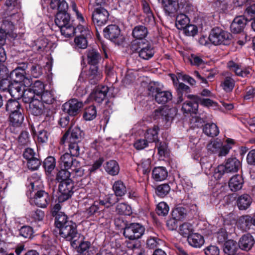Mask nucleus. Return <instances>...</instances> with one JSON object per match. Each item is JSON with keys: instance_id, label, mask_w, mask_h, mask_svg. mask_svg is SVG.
Wrapping results in <instances>:
<instances>
[{"instance_id": "nucleus-26", "label": "nucleus", "mask_w": 255, "mask_h": 255, "mask_svg": "<svg viewBox=\"0 0 255 255\" xmlns=\"http://www.w3.org/2000/svg\"><path fill=\"white\" fill-rule=\"evenodd\" d=\"M190 12H183L179 11L176 14L175 25L178 29H185L190 24V19L187 14Z\"/></svg>"}, {"instance_id": "nucleus-62", "label": "nucleus", "mask_w": 255, "mask_h": 255, "mask_svg": "<svg viewBox=\"0 0 255 255\" xmlns=\"http://www.w3.org/2000/svg\"><path fill=\"white\" fill-rule=\"evenodd\" d=\"M38 98L42 102L43 104L45 103L50 105L53 104L55 101V98L51 93L47 91H44Z\"/></svg>"}, {"instance_id": "nucleus-7", "label": "nucleus", "mask_w": 255, "mask_h": 255, "mask_svg": "<svg viewBox=\"0 0 255 255\" xmlns=\"http://www.w3.org/2000/svg\"><path fill=\"white\" fill-rule=\"evenodd\" d=\"M232 37L231 33L217 26L212 29L208 38L215 45H228L232 42Z\"/></svg>"}, {"instance_id": "nucleus-18", "label": "nucleus", "mask_w": 255, "mask_h": 255, "mask_svg": "<svg viewBox=\"0 0 255 255\" xmlns=\"http://www.w3.org/2000/svg\"><path fill=\"white\" fill-rule=\"evenodd\" d=\"M109 92V87L99 85L95 88L90 95V99L97 103H102Z\"/></svg>"}, {"instance_id": "nucleus-21", "label": "nucleus", "mask_w": 255, "mask_h": 255, "mask_svg": "<svg viewBox=\"0 0 255 255\" xmlns=\"http://www.w3.org/2000/svg\"><path fill=\"white\" fill-rule=\"evenodd\" d=\"M253 202L250 195L245 193L239 195L236 199V205L240 211H245L249 209Z\"/></svg>"}, {"instance_id": "nucleus-25", "label": "nucleus", "mask_w": 255, "mask_h": 255, "mask_svg": "<svg viewBox=\"0 0 255 255\" xmlns=\"http://www.w3.org/2000/svg\"><path fill=\"white\" fill-rule=\"evenodd\" d=\"M84 26L82 25L79 24L76 27H75L73 24L70 22L65 26L59 27L61 34L66 37H70L74 34L78 33Z\"/></svg>"}, {"instance_id": "nucleus-20", "label": "nucleus", "mask_w": 255, "mask_h": 255, "mask_svg": "<svg viewBox=\"0 0 255 255\" xmlns=\"http://www.w3.org/2000/svg\"><path fill=\"white\" fill-rule=\"evenodd\" d=\"M227 67L238 76L246 77L251 75V69L249 67L242 68L240 64L233 60H230L227 63Z\"/></svg>"}, {"instance_id": "nucleus-48", "label": "nucleus", "mask_w": 255, "mask_h": 255, "mask_svg": "<svg viewBox=\"0 0 255 255\" xmlns=\"http://www.w3.org/2000/svg\"><path fill=\"white\" fill-rule=\"evenodd\" d=\"M30 83L31 85L28 86V87H29L30 90L33 91V93L36 95V98H38V97L44 91V85L39 80H36L34 83H32L31 78ZM27 87H28V86Z\"/></svg>"}, {"instance_id": "nucleus-24", "label": "nucleus", "mask_w": 255, "mask_h": 255, "mask_svg": "<svg viewBox=\"0 0 255 255\" xmlns=\"http://www.w3.org/2000/svg\"><path fill=\"white\" fill-rule=\"evenodd\" d=\"M29 111L34 116H40L44 114L45 107L42 102L36 98L29 104Z\"/></svg>"}, {"instance_id": "nucleus-53", "label": "nucleus", "mask_w": 255, "mask_h": 255, "mask_svg": "<svg viewBox=\"0 0 255 255\" xmlns=\"http://www.w3.org/2000/svg\"><path fill=\"white\" fill-rule=\"evenodd\" d=\"M116 210L119 214L122 215L130 216L132 213L131 206L126 203L118 204Z\"/></svg>"}, {"instance_id": "nucleus-12", "label": "nucleus", "mask_w": 255, "mask_h": 255, "mask_svg": "<svg viewBox=\"0 0 255 255\" xmlns=\"http://www.w3.org/2000/svg\"><path fill=\"white\" fill-rule=\"evenodd\" d=\"M83 107L82 102L76 99H72L65 103L62 106L63 112L71 117L77 116Z\"/></svg>"}, {"instance_id": "nucleus-33", "label": "nucleus", "mask_w": 255, "mask_h": 255, "mask_svg": "<svg viewBox=\"0 0 255 255\" xmlns=\"http://www.w3.org/2000/svg\"><path fill=\"white\" fill-rule=\"evenodd\" d=\"M167 176L168 171L165 167H155L152 170V177L156 181H163Z\"/></svg>"}, {"instance_id": "nucleus-41", "label": "nucleus", "mask_w": 255, "mask_h": 255, "mask_svg": "<svg viewBox=\"0 0 255 255\" xmlns=\"http://www.w3.org/2000/svg\"><path fill=\"white\" fill-rule=\"evenodd\" d=\"M172 95L169 91H162L161 89L155 95L154 99L155 101L160 104H165L171 100Z\"/></svg>"}, {"instance_id": "nucleus-3", "label": "nucleus", "mask_w": 255, "mask_h": 255, "mask_svg": "<svg viewBox=\"0 0 255 255\" xmlns=\"http://www.w3.org/2000/svg\"><path fill=\"white\" fill-rule=\"evenodd\" d=\"M49 6L51 9L57 10L54 21L58 27L71 22L70 14L68 12V5L65 0H51Z\"/></svg>"}, {"instance_id": "nucleus-31", "label": "nucleus", "mask_w": 255, "mask_h": 255, "mask_svg": "<svg viewBox=\"0 0 255 255\" xmlns=\"http://www.w3.org/2000/svg\"><path fill=\"white\" fill-rule=\"evenodd\" d=\"M254 226L253 218L249 215L241 216L238 221V226L242 231L247 232Z\"/></svg>"}, {"instance_id": "nucleus-61", "label": "nucleus", "mask_w": 255, "mask_h": 255, "mask_svg": "<svg viewBox=\"0 0 255 255\" xmlns=\"http://www.w3.org/2000/svg\"><path fill=\"white\" fill-rule=\"evenodd\" d=\"M103 210L104 209H102L97 201H95L91 206L87 209L86 213L89 217H91L96 214L99 215L100 212Z\"/></svg>"}, {"instance_id": "nucleus-6", "label": "nucleus", "mask_w": 255, "mask_h": 255, "mask_svg": "<svg viewBox=\"0 0 255 255\" xmlns=\"http://www.w3.org/2000/svg\"><path fill=\"white\" fill-rule=\"evenodd\" d=\"M28 66V63L27 62L18 63L15 69L8 74L11 81L20 82L25 87L30 85L31 78L26 72Z\"/></svg>"}, {"instance_id": "nucleus-1", "label": "nucleus", "mask_w": 255, "mask_h": 255, "mask_svg": "<svg viewBox=\"0 0 255 255\" xmlns=\"http://www.w3.org/2000/svg\"><path fill=\"white\" fill-rule=\"evenodd\" d=\"M109 4L110 0H95L93 4L91 18L97 33L109 20L110 13L107 9Z\"/></svg>"}, {"instance_id": "nucleus-34", "label": "nucleus", "mask_w": 255, "mask_h": 255, "mask_svg": "<svg viewBox=\"0 0 255 255\" xmlns=\"http://www.w3.org/2000/svg\"><path fill=\"white\" fill-rule=\"evenodd\" d=\"M73 222L65 214L59 215L54 218V225L59 232L63 229L64 227L69 225Z\"/></svg>"}, {"instance_id": "nucleus-57", "label": "nucleus", "mask_w": 255, "mask_h": 255, "mask_svg": "<svg viewBox=\"0 0 255 255\" xmlns=\"http://www.w3.org/2000/svg\"><path fill=\"white\" fill-rule=\"evenodd\" d=\"M128 248L133 250L135 255H146L145 250L142 247L139 242H136L134 243H128Z\"/></svg>"}, {"instance_id": "nucleus-59", "label": "nucleus", "mask_w": 255, "mask_h": 255, "mask_svg": "<svg viewBox=\"0 0 255 255\" xmlns=\"http://www.w3.org/2000/svg\"><path fill=\"white\" fill-rule=\"evenodd\" d=\"M68 169H69L61 168V170L57 172L56 179L59 183H62V181H67L68 180H72L70 178L71 173L68 171Z\"/></svg>"}, {"instance_id": "nucleus-17", "label": "nucleus", "mask_w": 255, "mask_h": 255, "mask_svg": "<svg viewBox=\"0 0 255 255\" xmlns=\"http://www.w3.org/2000/svg\"><path fill=\"white\" fill-rule=\"evenodd\" d=\"M102 73L99 66H90L89 69L86 72L85 79L91 85H96L102 78Z\"/></svg>"}, {"instance_id": "nucleus-37", "label": "nucleus", "mask_w": 255, "mask_h": 255, "mask_svg": "<svg viewBox=\"0 0 255 255\" xmlns=\"http://www.w3.org/2000/svg\"><path fill=\"white\" fill-rule=\"evenodd\" d=\"M0 29L4 31L5 33L10 37H15L16 34L13 32L15 29V25L9 19H4L0 27Z\"/></svg>"}, {"instance_id": "nucleus-39", "label": "nucleus", "mask_w": 255, "mask_h": 255, "mask_svg": "<svg viewBox=\"0 0 255 255\" xmlns=\"http://www.w3.org/2000/svg\"><path fill=\"white\" fill-rule=\"evenodd\" d=\"M159 128L157 126H154L152 128H149L144 133V138L148 142H156L159 140L158 138Z\"/></svg>"}, {"instance_id": "nucleus-8", "label": "nucleus", "mask_w": 255, "mask_h": 255, "mask_svg": "<svg viewBox=\"0 0 255 255\" xmlns=\"http://www.w3.org/2000/svg\"><path fill=\"white\" fill-rule=\"evenodd\" d=\"M145 232V227L138 223L126 224L124 229L123 235L126 239L136 241L140 239Z\"/></svg>"}, {"instance_id": "nucleus-5", "label": "nucleus", "mask_w": 255, "mask_h": 255, "mask_svg": "<svg viewBox=\"0 0 255 255\" xmlns=\"http://www.w3.org/2000/svg\"><path fill=\"white\" fill-rule=\"evenodd\" d=\"M130 48L133 52L138 53L140 58L145 60L152 58L155 53L153 45L147 39L132 40L130 43Z\"/></svg>"}, {"instance_id": "nucleus-47", "label": "nucleus", "mask_w": 255, "mask_h": 255, "mask_svg": "<svg viewBox=\"0 0 255 255\" xmlns=\"http://www.w3.org/2000/svg\"><path fill=\"white\" fill-rule=\"evenodd\" d=\"M25 87L20 82L11 81V86L8 90V93L13 97L15 96H20L23 92V88Z\"/></svg>"}, {"instance_id": "nucleus-32", "label": "nucleus", "mask_w": 255, "mask_h": 255, "mask_svg": "<svg viewBox=\"0 0 255 255\" xmlns=\"http://www.w3.org/2000/svg\"><path fill=\"white\" fill-rule=\"evenodd\" d=\"M239 249V243L233 240H227L223 245V251L228 255H237Z\"/></svg>"}, {"instance_id": "nucleus-44", "label": "nucleus", "mask_w": 255, "mask_h": 255, "mask_svg": "<svg viewBox=\"0 0 255 255\" xmlns=\"http://www.w3.org/2000/svg\"><path fill=\"white\" fill-rule=\"evenodd\" d=\"M187 209L181 206H178L174 208L171 212V217L177 219L179 221L185 219L187 216Z\"/></svg>"}, {"instance_id": "nucleus-16", "label": "nucleus", "mask_w": 255, "mask_h": 255, "mask_svg": "<svg viewBox=\"0 0 255 255\" xmlns=\"http://www.w3.org/2000/svg\"><path fill=\"white\" fill-rule=\"evenodd\" d=\"M104 37L114 42H118L121 36V29L116 24H110L103 29Z\"/></svg>"}, {"instance_id": "nucleus-4", "label": "nucleus", "mask_w": 255, "mask_h": 255, "mask_svg": "<svg viewBox=\"0 0 255 255\" xmlns=\"http://www.w3.org/2000/svg\"><path fill=\"white\" fill-rule=\"evenodd\" d=\"M241 166L240 160L235 157L226 159L224 164H220L215 170L214 176L217 180L227 177L228 173L237 172Z\"/></svg>"}, {"instance_id": "nucleus-28", "label": "nucleus", "mask_w": 255, "mask_h": 255, "mask_svg": "<svg viewBox=\"0 0 255 255\" xmlns=\"http://www.w3.org/2000/svg\"><path fill=\"white\" fill-rule=\"evenodd\" d=\"M114 194L121 199L127 193V188L125 183L121 180L115 181L112 186Z\"/></svg>"}, {"instance_id": "nucleus-36", "label": "nucleus", "mask_w": 255, "mask_h": 255, "mask_svg": "<svg viewBox=\"0 0 255 255\" xmlns=\"http://www.w3.org/2000/svg\"><path fill=\"white\" fill-rule=\"evenodd\" d=\"M23 109L9 114V121L13 127H19L24 120Z\"/></svg>"}, {"instance_id": "nucleus-27", "label": "nucleus", "mask_w": 255, "mask_h": 255, "mask_svg": "<svg viewBox=\"0 0 255 255\" xmlns=\"http://www.w3.org/2000/svg\"><path fill=\"white\" fill-rule=\"evenodd\" d=\"M176 90L177 94V104L181 103L184 100L183 97L188 98V95L191 92V88L183 83H179L176 84Z\"/></svg>"}, {"instance_id": "nucleus-49", "label": "nucleus", "mask_w": 255, "mask_h": 255, "mask_svg": "<svg viewBox=\"0 0 255 255\" xmlns=\"http://www.w3.org/2000/svg\"><path fill=\"white\" fill-rule=\"evenodd\" d=\"M97 109L95 106L91 105L85 108L83 115V119L87 121H90L97 117Z\"/></svg>"}, {"instance_id": "nucleus-30", "label": "nucleus", "mask_w": 255, "mask_h": 255, "mask_svg": "<svg viewBox=\"0 0 255 255\" xmlns=\"http://www.w3.org/2000/svg\"><path fill=\"white\" fill-rule=\"evenodd\" d=\"M87 62L90 66H99L101 55L98 51L94 48L89 49L87 51Z\"/></svg>"}, {"instance_id": "nucleus-63", "label": "nucleus", "mask_w": 255, "mask_h": 255, "mask_svg": "<svg viewBox=\"0 0 255 255\" xmlns=\"http://www.w3.org/2000/svg\"><path fill=\"white\" fill-rule=\"evenodd\" d=\"M18 235L23 237L24 238H31L33 234V228L29 226L24 225L18 231Z\"/></svg>"}, {"instance_id": "nucleus-45", "label": "nucleus", "mask_w": 255, "mask_h": 255, "mask_svg": "<svg viewBox=\"0 0 255 255\" xmlns=\"http://www.w3.org/2000/svg\"><path fill=\"white\" fill-rule=\"evenodd\" d=\"M6 68H3V75L0 76V90L8 92L11 86V80L9 79L8 75L6 72Z\"/></svg>"}, {"instance_id": "nucleus-22", "label": "nucleus", "mask_w": 255, "mask_h": 255, "mask_svg": "<svg viewBox=\"0 0 255 255\" xmlns=\"http://www.w3.org/2000/svg\"><path fill=\"white\" fill-rule=\"evenodd\" d=\"M247 22V19L243 16L235 17L230 26L231 31L235 34L243 32Z\"/></svg>"}, {"instance_id": "nucleus-23", "label": "nucleus", "mask_w": 255, "mask_h": 255, "mask_svg": "<svg viewBox=\"0 0 255 255\" xmlns=\"http://www.w3.org/2000/svg\"><path fill=\"white\" fill-rule=\"evenodd\" d=\"M238 243L240 249L245 251H249L254 246L255 240L253 236L248 233L242 236Z\"/></svg>"}, {"instance_id": "nucleus-11", "label": "nucleus", "mask_w": 255, "mask_h": 255, "mask_svg": "<svg viewBox=\"0 0 255 255\" xmlns=\"http://www.w3.org/2000/svg\"><path fill=\"white\" fill-rule=\"evenodd\" d=\"M176 113V109L167 107L158 109L154 111L155 119L161 121L166 126L170 125Z\"/></svg>"}, {"instance_id": "nucleus-50", "label": "nucleus", "mask_w": 255, "mask_h": 255, "mask_svg": "<svg viewBox=\"0 0 255 255\" xmlns=\"http://www.w3.org/2000/svg\"><path fill=\"white\" fill-rule=\"evenodd\" d=\"M5 109L9 114L17 111L18 110L22 109L21 104L16 100L9 99L5 105Z\"/></svg>"}, {"instance_id": "nucleus-19", "label": "nucleus", "mask_w": 255, "mask_h": 255, "mask_svg": "<svg viewBox=\"0 0 255 255\" xmlns=\"http://www.w3.org/2000/svg\"><path fill=\"white\" fill-rule=\"evenodd\" d=\"M80 34L74 39V42L79 48L85 49L88 46V39L91 37L90 31L84 27L79 32Z\"/></svg>"}, {"instance_id": "nucleus-42", "label": "nucleus", "mask_w": 255, "mask_h": 255, "mask_svg": "<svg viewBox=\"0 0 255 255\" xmlns=\"http://www.w3.org/2000/svg\"><path fill=\"white\" fill-rule=\"evenodd\" d=\"M56 159L52 156H48L43 162L42 166L46 175H50L56 167Z\"/></svg>"}, {"instance_id": "nucleus-51", "label": "nucleus", "mask_w": 255, "mask_h": 255, "mask_svg": "<svg viewBox=\"0 0 255 255\" xmlns=\"http://www.w3.org/2000/svg\"><path fill=\"white\" fill-rule=\"evenodd\" d=\"M73 157H75L69 154L68 152H66L62 155L59 161L60 168L70 169V164L73 161Z\"/></svg>"}, {"instance_id": "nucleus-2", "label": "nucleus", "mask_w": 255, "mask_h": 255, "mask_svg": "<svg viewBox=\"0 0 255 255\" xmlns=\"http://www.w3.org/2000/svg\"><path fill=\"white\" fill-rule=\"evenodd\" d=\"M161 2L165 14L170 17L175 16L178 11H194V6L188 0H161Z\"/></svg>"}, {"instance_id": "nucleus-38", "label": "nucleus", "mask_w": 255, "mask_h": 255, "mask_svg": "<svg viewBox=\"0 0 255 255\" xmlns=\"http://www.w3.org/2000/svg\"><path fill=\"white\" fill-rule=\"evenodd\" d=\"M189 244L194 248H200L204 243L203 236L198 233L191 234L187 237Z\"/></svg>"}, {"instance_id": "nucleus-9", "label": "nucleus", "mask_w": 255, "mask_h": 255, "mask_svg": "<svg viewBox=\"0 0 255 255\" xmlns=\"http://www.w3.org/2000/svg\"><path fill=\"white\" fill-rule=\"evenodd\" d=\"M74 182L72 180L62 181L58 185L59 202H64L71 198L74 192Z\"/></svg>"}, {"instance_id": "nucleus-46", "label": "nucleus", "mask_w": 255, "mask_h": 255, "mask_svg": "<svg viewBox=\"0 0 255 255\" xmlns=\"http://www.w3.org/2000/svg\"><path fill=\"white\" fill-rule=\"evenodd\" d=\"M49 134V133L44 129L39 130L37 132L35 130H32V135L34 138L36 137L37 142L39 144L47 142Z\"/></svg>"}, {"instance_id": "nucleus-43", "label": "nucleus", "mask_w": 255, "mask_h": 255, "mask_svg": "<svg viewBox=\"0 0 255 255\" xmlns=\"http://www.w3.org/2000/svg\"><path fill=\"white\" fill-rule=\"evenodd\" d=\"M202 130L205 134L210 137H215L219 133L218 127L214 123H206Z\"/></svg>"}, {"instance_id": "nucleus-55", "label": "nucleus", "mask_w": 255, "mask_h": 255, "mask_svg": "<svg viewBox=\"0 0 255 255\" xmlns=\"http://www.w3.org/2000/svg\"><path fill=\"white\" fill-rule=\"evenodd\" d=\"M230 0H214L213 6L217 11L226 12L229 6Z\"/></svg>"}, {"instance_id": "nucleus-52", "label": "nucleus", "mask_w": 255, "mask_h": 255, "mask_svg": "<svg viewBox=\"0 0 255 255\" xmlns=\"http://www.w3.org/2000/svg\"><path fill=\"white\" fill-rule=\"evenodd\" d=\"M235 85V80L231 77H226L221 83V86L226 93L231 92Z\"/></svg>"}, {"instance_id": "nucleus-35", "label": "nucleus", "mask_w": 255, "mask_h": 255, "mask_svg": "<svg viewBox=\"0 0 255 255\" xmlns=\"http://www.w3.org/2000/svg\"><path fill=\"white\" fill-rule=\"evenodd\" d=\"M148 33L147 28L144 25H138L135 26L132 32V35L135 38L133 40L140 41L146 39L145 38Z\"/></svg>"}, {"instance_id": "nucleus-58", "label": "nucleus", "mask_w": 255, "mask_h": 255, "mask_svg": "<svg viewBox=\"0 0 255 255\" xmlns=\"http://www.w3.org/2000/svg\"><path fill=\"white\" fill-rule=\"evenodd\" d=\"M30 188L26 192V195L29 198H32L33 195L38 191H44V186L42 181H38L34 183H30Z\"/></svg>"}, {"instance_id": "nucleus-64", "label": "nucleus", "mask_w": 255, "mask_h": 255, "mask_svg": "<svg viewBox=\"0 0 255 255\" xmlns=\"http://www.w3.org/2000/svg\"><path fill=\"white\" fill-rule=\"evenodd\" d=\"M169 207L168 204L164 202L159 203L156 208V213L158 216H165L169 212Z\"/></svg>"}, {"instance_id": "nucleus-14", "label": "nucleus", "mask_w": 255, "mask_h": 255, "mask_svg": "<svg viewBox=\"0 0 255 255\" xmlns=\"http://www.w3.org/2000/svg\"><path fill=\"white\" fill-rule=\"evenodd\" d=\"M189 101H186L182 106V111L186 114H196L198 112L199 104L198 100H199V96L188 95Z\"/></svg>"}, {"instance_id": "nucleus-10", "label": "nucleus", "mask_w": 255, "mask_h": 255, "mask_svg": "<svg viewBox=\"0 0 255 255\" xmlns=\"http://www.w3.org/2000/svg\"><path fill=\"white\" fill-rule=\"evenodd\" d=\"M84 131L79 127H70L63 135L60 139V144H64L68 140L72 141L80 142L84 138Z\"/></svg>"}, {"instance_id": "nucleus-60", "label": "nucleus", "mask_w": 255, "mask_h": 255, "mask_svg": "<svg viewBox=\"0 0 255 255\" xmlns=\"http://www.w3.org/2000/svg\"><path fill=\"white\" fill-rule=\"evenodd\" d=\"M180 233L184 237H188L193 234V228L192 225L188 222L182 224L179 227Z\"/></svg>"}, {"instance_id": "nucleus-29", "label": "nucleus", "mask_w": 255, "mask_h": 255, "mask_svg": "<svg viewBox=\"0 0 255 255\" xmlns=\"http://www.w3.org/2000/svg\"><path fill=\"white\" fill-rule=\"evenodd\" d=\"M244 183V180L242 176L236 174L230 179L228 185L232 191L236 192L242 188Z\"/></svg>"}, {"instance_id": "nucleus-15", "label": "nucleus", "mask_w": 255, "mask_h": 255, "mask_svg": "<svg viewBox=\"0 0 255 255\" xmlns=\"http://www.w3.org/2000/svg\"><path fill=\"white\" fill-rule=\"evenodd\" d=\"M29 198L37 206L42 208H46L51 200L49 194L45 190L36 191L32 198Z\"/></svg>"}, {"instance_id": "nucleus-13", "label": "nucleus", "mask_w": 255, "mask_h": 255, "mask_svg": "<svg viewBox=\"0 0 255 255\" xmlns=\"http://www.w3.org/2000/svg\"><path fill=\"white\" fill-rule=\"evenodd\" d=\"M59 235L65 241H72L77 237H79L81 234L78 233L77 225L73 222L59 232Z\"/></svg>"}, {"instance_id": "nucleus-40", "label": "nucleus", "mask_w": 255, "mask_h": 255, "mask_svg": "<svg viewBox=\"0 0 255 255\" xmlns=\"http://www.w3.org/2000/svg\"><path fill=\"white\" fill-rule=\"evenodd\" d=\"M105 171L110 175L115 176L118 174L120 167L118 163L115 160H110L105 164Z\"/></svg>"}, {"instance_id": "nucleus-54", "label": "nucleus", "mask_w": 255, "mask_h": 255, "mask_svg": "<svg viewBox=\"0 0 255 255\" xmlns=\"http://www.w3.org/2000/svg\"><path fill=\"white\" fill-rule=\"evenodd\" d=\"M171 190L170 186L167 183H163L157 185L155 189V193L158 197L163 198L165 197Z\"/></svg>"}, {"instance_id": "nucleus-56", "label": "nucleus", "mask_w": 255, "mask_h": 255, "mask_svg": "<svg viewBox=\"0 0 255 255\" xmlns=\"http://www.w3.org/2000/svg\"><path fill=\"white\" fill-rule=\"evenodd\" d=\"M21 96H22V100L25 103H30L32 101L36 99V95L33 93L29 87L23 88V92Z\"/></svg>"}]
</instances>
